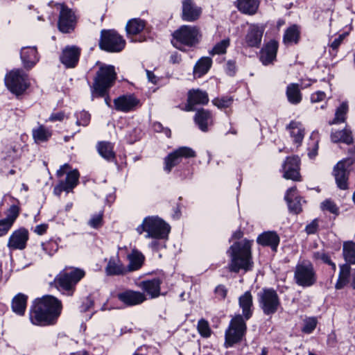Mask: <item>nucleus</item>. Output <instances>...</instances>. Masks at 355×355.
I'll list each match as a JSON object with an SVG mask.
<instances>
[{"mask_svg":"<svg viewBox=\"0 0 355 355\" xmlns=\"http://www.w3.org/2000/svg\"><path fill=\"white\" fill-rule=\"evenodd\" d=\"M62 309L61 302L55 297L46 295L38 300L31 313V320L35 324H53Z\"/></svg>","mask_w":355,"mask_h":355,"instance_id":"nucleus-1","label":"nucleus"},{"mask_svg":"<svg viewBox=\"0 0 355 355\" xmlns=\"http://www.w3.org/2000/svg\"><path fill=\"white\" fill-rule=\"evenodd\" d=\"M231 263L229 269L232 272H238L240 269L245 271L250 268L251 252L250 245L248 242L242 244L239 242L235 243L231 248Z\"/></svg>","mask_w":355,"mask_h":355,"instance_id":"nucleus-2","label":"nucleus"},{"mask_svg":"<svg viewBox=\"0 0 355 355\" xmlns=\"http://www.w3.org/2000/svg\"><path fill=\"white\" fill-rule=\"evenodd\" d=\"M116 77V73L113 66H101L94 78L93 94L99 96H105L107 89L113 85Z\"/></svg>","mask_w":355,"mask_h":355,"instance_id":"nucleus-3","label":"nucleus"},{"mask_svg":"<svg viewBox=\"0 0 355 355\" xmlns=\"http://www.w3.org/2000/svg\"><path fill=\"white\" fill-rule=\"evenodd\" d=\"M139 234L143 232L148 233L147 237H151L157 239L166 238L169 232V227L162 220L157 218H147L142 225L137 228Z\"/></svg>","mask_w":355,"mask_h":355,"instance_id":"nucleus-4","label":"nucleus"},{"mask_svg":"<svg viewBox=\"0 0 355 355\" xmlns=\"http://www.w3.org/2000/svg\"><path fill=\"white\" fill-rule=\"evenodd\" d=\"M125 46L122 37L113 31H103L100 46L102 49L112 52L121 51Z\"/></svg>","mask_w":355,"mask_h":355,"instance_id":"nucleus-5","label":"nucleus"},{"mask_svg":"<svg viewBox=\"0 0 355 355\" xmlns=\"http://www.w3.org/2000/svg\"><path fill=\"white\" fill-rule=\"evenodd\" d=\"M245 324L241 315H236L230 323V326L225 334V343L231 346L239 342L245 331Z\"/></svg>","mask_w":355,"mask_h":355,"instance_id":"nucleus-6","label":"nucleus"},{"mask_svg":"<svg viewBox=\"0 0 355 355\" xmlns=\"http://www.w3.org/2000/svg\"><path fill=\"white\" fill-rule=\"evenodd\" d=\"M199 30L196 26H182L175 31L173 37L177 42L192 46L198 42Z\"/></svg>","mask_w":355,"mask_h":355,"instance_id":"nucleus-7","label":"nucleus"},{"mask_svg":"<svg viewBox=\"0 0 355 355\" xmlns=\"http://www.w3.org/2000/svg\"><path fill=\"white\" fill-rule=\"evenodd\" d=\"M6 85L17 95L22 94L28 87L26 76L19 70L10 71L6 77Z\"/></svg>","mask_w":355,"mask_h":355,"instance_id":"nucleus-8","label":"nucleus"},{"mask_svg":"<svg viewBox=\"0 0 355 355\" xmlns=\"http://www.w3.org/2000/svg\"><path fill=\"white\" fill-rule=\"evenodd\" d=\"M84 276V272L76 269L70 272L60 273L54 280L56 286L69 291Z\"/></svg>","mask_w":355,"mask_h":355,"instance_id":"nucleus-9","label":"nucleus"},{"mask_svg":"<svg viewBox=\"0 0 355 355\" xmlns=\"http://www.w3.org/2000/svg\"><path fill=\"white\" fill-rule=\"evenodd\" d=\"M295 277L297 283L302 286H310L315 281V272L311 265H297L295 272Z\"/></svg>","mask_w":355,"mask_h":355,"instance_id":"nucleus-10","label":"nucleus"},{"mask_svg":"<svg viewBox=\"0 0 355 355\" xmlns=\"http://www.w3.org/2000/svg\"><path fill=\"white\" fill-rule=\"evenodd\" d=\"M352 160L347 159L339 162L334 169V174L338 187L341 189H347L349 172L347 168L352 164Z\"/></svg>","mask_w":355,"mask_h":355,"instance_id":"nucleus-11","label":"nucleus"},{"mask_svg":"<svg viewBox=\"0 0 355 355\" xmlns=\"http://www.w3.org/2000/svg\"><path fill=\"white\" fill-rule=\"evenodd\" d=\"M196 156L195 152L188 147H180L174 152L170 153L165 159V168L171 171V168L178 164L182 157L189 158Z\"/></svg>","mask_w":355,"mask_h":355,"instance_id":"nucleus-12","label":"nucleus"},{"mask_svg":"<svg viewBox=\"0 0 355 355\" xmlns=\"http://www.w3.org/2000/svg\"><path fill=\"white\" fill-rule=\"evenodd\" d=\"M60 9L58 28L63 33H69L74 28L76 17L72 10L65 5L60 4Z\"/></svg>","mask_w":355,"mask_h":355,"instance_id":"nucleus-13","label":"nucleus"},{"mask_svg":"<svg viewBox=\"0 0 355 355\" xmlns=\"http://www.w3.org/2000/svg\"><path fill=\"white\" fill-rule=\"evenodd\" d=\"M209 102L208 94L200 89H191L188 92L187 103L184 110L192 111L196 105H206Z\"/></svg>","mask_w":355,"mask_h":355,"instance_id":"nucleus-14","label":"nucleus"},{"mask_svg":"<svg viewBox=\"0 0 355 355\" xmlns=\"http://www.w3.org/2000/svg\"><path fill=\"white\" fill-rule=\"evenodd\" d=\"M262 308L265 313H275L279 305L277 293L274 291L266 290L261 296Z\"/></svg>","mask_w":355,"mask_h":355,"instance_id":"nucleus-15","label":"nucleus"},{"mask_svg":"<svg viewBox=\"0 0 355 355\" xmlns=\"http://www.w3.org/2000/svg\"><path fill=\"white\" fill-rule=\"evenodd\" d=\"M300 160L297 157H289L284 164V177L295 181L300 180Z\"/></svg>","mask_w":355,"mask_h":355,"instance_id":"nucleus-16","label":"nucleus"},{"mask_svg":"<svg viewBox=\"0 0 355 355\" xmlns=\"http://www.w3.org/2000/svg\"><path fill=\"white\" fill-rule=\"evenodd\" d=\"M28 232L24 229L15 231L10 236L8 242V247L12 249L22 250L26 246L28 240Z\"/></svg>","mask_w":355,"mask_h":355,"instance_id":"nucleus-17","label":"nucleus"},{"mask_svg":"<svg viewBox=\"0 0 355 355\" xmlns=\"http://www.w3.org/2000/svg\"><path fill=\"white\" fill-rule=\"evenodd\" d=\"M139 101L131 96H122L114 101L115 109L119 111L128 112L132 110Z\"/></svg>","mask_w":355,"mask_h":355,"instance_id":"nucleus-18","label":"nucleus"},{"mask_svg":"<svg viewBox=\"0 0 355 355\" xmlns=\"http://www.w3.org/2000/svg\"><path fill=\"white\" fill-rule=\"evenodd\" d=\"M79 174L77 171H73L68 173L65 182H61L55 188V193L60 195L62 191L69 192L77 184Z\"/></svg>","mask_w":355,"mask_h":355,"instance_id":"nucleus-19","label":"nucleus"},{"mask_svg":"<svg viewBox=\"0 0 355 355\" xmlns=\"http://www.w3.org/2000/svg\"><path fill=\"white\" fill-rule=\"evenodd\" d=\"M80 51L75 46L67 47L63 51L62 62L67 67H73L78 62Z\"/></svg>","mask_w":355,"mask_h":355,"instance_id":"nucleus-20","label":"nucleus"},{"mask_svg":"<svg viewBox=\"0 0 355 355\" xmlns=\"http://www.w3.org/2000/svg\"><path fill=\"white\" fill-rule=\"evenodd\" d=\"M201 12L200 8L195 7L191 0L183 1L182 18L186 21H193L196 20Z\"/></svg>","mask_w":355,"mask_h":355,"instance_id":"nucleus-21","label":"nucleus"},{"mask_svg":"<svg viewBox=\"0 0 355 355\" xmlns=\"http://www.w3.org/2000/svg\"><path fill=\"white\" fill-rule=\"evenodd\" d=\"M119 298L128 305H135L146 300L144 294L132 291H126L119 295Z\"/></svg>","mask_w":355,"mask_h":355,"instance_id":"nucleus-22","label":"nucleus"},{"mask_svg":"<svg viewBox=\"0 0 355 355\" xmlns=\"http://www.w3.org/2000/svg\"><path fill=\"white\" fill-rule=\"evenodd\" d=\"M279 242V238L275 232H266L257 238V243L261 245L270 246L273 250H276Z\"/></svg>","mask_w":355,"mask_h":355,"instance_id":"nucleus-23","label":"nucleus"},{"mask_svg":"<svg viewBox=\"0 0 355 355\" xmlns=\"http://www.w3.org/2000/svg\"><path fill=\"white\" fill-rule=\"evenodd\" d=\"M277 50V44L276 42L271 41L267 44L266 47L261 51V60L264 64H268L272 62L276 57Z\"/></svg>","mask_w":355,"mask_h":355,"instance_id":"nucleus-24","label":"nucleus"},{"mask_svg":"<svg viewBox=\"0 0 355 355\" xmlns=\"http://www.w3.org/2000/svg\"><path fill=\"white\" fill-rule=\"evenodd\" d=\"M195 121L202 131H207L208 125L211 122V114L209 111L200 109L195 116Z\"/></svg>","mask_w":355,"mask_h":355,"instance_id":"nucleus-25","label":"nucleus"},{"mask_svg":"<svg viewBox=\"0 0 355 355\" xmlns=\"http://www.w3.org/2000/svg\"><path fill=\"white\" fill-rule=\"evenodd\" d=\"M129 265L128 266V271H134L139 269L144 261V255L137 250H133L132 252L128 255Z\"/></svg>","mask_w":355,"mask_h":355,"instance_id":"nucleus-26","label":"nucleus"},{"mask_svg":"<svg viewBox=\"0 0 355 355\" xmlns=\"http://www.w3.org/2000/svg\"><path fill=\"white\" fill-rule=\"evenodd\" d=\"M259 4V0H237L239 10L248 15L254 14L258 9Z\"/></svg>","mask_w":355,"mask_h":355,"instance_id":"nucleus-27","label":"nucleus"},{"mask_svg":"<svg viewBox=\"0 0 355 355\" xmlns=\"http://www.w3.org/2000/svg\"><path fill=\"white\" fill-rule=\"evenodd\" d=\"M141 286L152 297H157L159 295L160 281L157 279L142 282Z\"/></svg>","mask_w":355,"mask_h":355,"instance_id":"nucleus-28","label":"nucleus"},{"mask_svg":"<svg viewBox=\"0 0 355 355\" xmlns=\"http://www.w3.org/2000/svg\"><path fill=\"white\" fill-rule=\"evenodd\" d=\"M240 306L243 309V313L245 319H249L252 315L250 308L252 305V297L250 292H246L239 298Z\"/></svg>","mask_w":355,"mask_h":355,"instance_id":"nucleus-29","label":"nucleus"},{"mask_svg":"<svg viewBox=\"0 0 355 355\" xmlns=\"http://www.w3.org/2000/svg\"><path fill=\"white\" fill-rule=\"evenodd\" d=\"M262 35V30L257 26H253L246 35V42L250 46H257L261 42Z\"/></svg>","mask_w":355,"mask_h":355,"instance_id":"nucleus-30","label":"nucleus"},{"mask_svg":"<svg viewBox=\"0 0 355 355\" xmlns=\"http://www.w3.org/2000/svg\"><path fill=\"white\" fill-rule=\"evenodd\" d=\"M26 300L27 297L24 294L19 293L16 295L12 303L13 311L19 315H24L26 306Z\"/></svg>","mask_w":355,"mask_h":355,"instance_id":"nucleus-31","label":"nucleus"},{"mask_svg":"<svg viewBox=\"0 0 355 355\" xmlns=\"http://www.w3.org/2000/svg\"><path fill=\"white\" fill-rule=\"evenodd\" d=\"M350 263H345L340 266V272L338 280L336 284V288L340 289L343 288L348 282L350 275Z\"/></svg>","mask_w":355,"mask_h":355,"instance_id":"nucleus-32","label":"nucleus"},{"mask_svg":"<svg viewBox=\"0 0 355 355\" xmlns=\"http://www.w3.org/2000/svg\"><path fill=\"white\" fill-rule=\"evenodd\" d=\"M343 257L347 263L355 264V243L347 241L343 243Z\"/></svg>","mask_w":355,"mask_h":355,"instance_id":"nucleus-33","label":"nucleus"},{"mask_svg":"<svg viewBox=\"0 0 355 355\" xmlns=\"http://www.w3.org/2000/svg\"><path fill=\"white\" fill-rule=\"evenodd\" d=\"M36 49L35 48H24L21 55L25 67L30 68L35 63Z\"/></svg>","mask_w":355,"mask_h":355,"instance_id":"nucleus-34","label":"nucleus"},{"mask_svg":"<svg viewBox=\"0 0 355 355\" xmlns=\"http://www.w3.org/2000/svg\"><path fill=\"white\" fill-rule=\"evenodd\" d=\"M331 139L334 142L342 141L347 144H350L353 142L352 132L347 129L333 132Z\"/></svg>","mask_w":355,"mask_h":355,"instance_id":"nucleus-35","label":"nucleus"},{"mask_svg":"<svg viewBox=\"0 0 355 355\" xmlns=\"http://www.w3.org/2000/svg\"><path fill=\"white\" fill-rule=\"evenodd\" d=\"M211 64V60L209 58H204L200 60L196 64L193 70L194 76L201 77L206 73Z\"/></svg>","mask_w":355,"mask_h":355,"instance_id":"nucleus-36","label":"nucleus"},{"mask_svg":"<svg viewBox=\"0 0 355 355\" xmlns=\"http://www.w3.org/2000/svg\"><path fill=\"white\" fill-rule=\"evenodd\" d=\"M98 151L102 157L108 160L115 158V153L113 151V147L110 143L100 142L98 145Z\"/></svg>","mask_w":355,"mask_h":355,"instance_id":"nucleus-37","label":"nucleus"},{"mask_svg":"<svg viewBox=\"0 0 355 355\" xmlns=\"http://www.w3.org/2000/svg\"><path fill=\"white\" fill-rule=\"evenodd\" d=\"M286 94L289 101L292 103H297L301 101L299 85L297 84L289 85L287 88Z\"/></svg>","mask_w":355,"mask_h":355,"instance_id":"nucleus-38","label":"nucleus"},{"mask_svg":"<svg viewBox=\"0 0 355 355\" xmlns=\"http://www.w3.org/2000/svg\"><path fill=\"white\" fill-rule=\"evenodd\" d=\"M295 191V188L290 189L288 191L286 199L288 201L290 210L294 211L295 214H297L301 211L302 207L300 200L297 198H295V200L293 201L291 200V198L294 196L293 193Z\"/></svg>","mask_w":355,"mask_h":355,"instance_id":"nucleus-39","label":"nucleus"},{"mask_svg":"<svg viewBox=\"0 0 355 355\" xmlns=\"http://www.w3.org/2000/svg\"><path fill=\"white\" fill-rule=\"evenodd\" d=\"M144 26L145 25L143 21L134 19L128 21L126 26V31L128 34L136 35L141 32Z\"/></svg>","mask_w":355,"mask_h":355,"instance_id":"nucleus-40","label":"nucleus"},{"mask_svg":"<svg viewBox=\"0 0 355 355\" xmlns=\"http://www.w3.org/2000/svg\"><path fill=\"white\" fill-rule=\"evenodd\" d=\"M127 270L114 261L110 260L106 268L107 274L109 275H119L124 274Z\"/></svg>","mask_w":355,"mask_h":355,"instance_id":"nucleus-41","label":"nucleus"},{"mask_svg":"<svg viewBox=\"0 0 355 355\" xmlns=\"http://www.w3.org/2000/svg\"><path fill=\"white\" fill-rule=\"evenodd\" d=\"M299 35L300 32L297 29V27L295 25L292 26L291 27L288 28L286 31L284 37V42H297L299 38Z\"/></svg>","mask_w":355,"mask_h":355,"instance_id":"nucleus-42","label":"nucleus"},{"mask_svg":"<svg viewBox=\"0 0 355 355\" xmlns=\"http://www.w3.org/2000/svg\"><path fill=\"white\" fill-rule=\"evenodd\" d=\"M291 136L295 138L296 142H300L304 137V131L299 127L298 123L291 122L289 125Z\"/></svg>","mask_w":355,"mask_h":355,"instance_id":"nucleus-43","label":"nucleus"},{"mask_svg":"<svg viewBox=\"0 0 355 355\" xmlns=\"http://www.w3.org/2000/svg\"><path fill=\"white\" fill-rule=\"evenodd\" d=\"M347 105L346 103H343L336 110L335 119L331 123L334 124L339 122H343L345 119V116L347 113Z\"/></svg>","mask_w":355,"mask_h":355,"instance_id":"nucleus-44","label":"nucleus"},{"mask_svg":"<svg viewBox=\"0 0 355 355\" xmlns=\"http://www.w3.org/2000/svg\"><path fill=\"white\" fill-rule=\"evenodd\" d=\"M50 136L51 133L43 126H40L37 130L33 132V137L37 142L45 141Z\"/></svg>","mask_w":355,"mask_h":355,"instance_id":"nucleus-45","label":"nucleus"},{"mask_svg":"<svg viewBox=\"0 0 355 355\" xmlns=\"http://www.w3.org/2000/svg\"><path fill=\"white\" fill-rule=\"evenodd\" d=\"M230 44V40L225 39L217 43L213 49L211 51L210 54H223L226 52V49Z\"/></svg>","mask_w":355,"mask_h":355,"instance_id":"nucleus-46","label":"nucleus"},{"mask_svg":"<svg viewBox=\"0 0 355 355\" xmlns=\"http://www.w3.org/2000/svg\"><path fill=\"white\" fill-rule=\"evenodd\" d=\"M198 329L199 333L204 337H208L211 334V330L208 322L202 319L199 321L198 324Z\"/></svg>","mask_w":355,"mask_h":355,"instance_id":"nucleus-47","label":"nucleus"},{"mask_svg":"<svg viewBox=\"0 0 355 355\" xmlns=\"http://www.w3.org/2000/svg\"><path fill=\"white\" fill-rule=\"evenodd\" d=\"M232 101L231 97L216 98L213 100V103L218 108H225L231 105Z\"/></svg>","mask_w":355,"mask_h":355,"instance_id":"nucleus-48","label":"nucleus"},{"mask_svg":"<svg viewBox=\"0 0 355 355\" xmlns=\"http://www.w3.org/2000/svg\"><path fill=\"white\" fill-rule=\"evenodd\" d=\"M19 209L17 206L12 205L8 209L7 218H5L6 221L10 223L12 225L19 215Z\"/></svg>","mask_w":355,"mask_h":355,"instance_id":"nucleus-49","label":"nucleus"},{"mask_svg":"<svg viewBox=\"0 0 355 355\" xmlns=\"http://www.w3.org/2000/svg\"><path fill=\"white\" fill-rule=\"evenodd\" d=\"M317 320L315 318H310L305 320L302 331L306 334L311 333L316 327Z\"/></svg>","mask_w":355,"mask_h":355,"instance_id":"nucleus-50","label":"nucleus"},{"mask_svg":"<svg viewBox=\"0 0 355 355\" xmlns=\"http://www.w3.org/2000/svg\"><path fill=\"white\" fill-rule=\"evenodd\" d=\"M322 208L323 210L329 211V212L338 215V209L336 204L330 200L324 201L322 204Z\"/></svg>","mask_w":355,"mask_h":355,"instance_id":"nucleus-51","label":"nucleus"},{"mask_svg":"<svg viewBox=\"0 0 355 355\" xmlns=\"http://www.w3.org/2000/svg\"><path fill=\"white\" fill-rule=\"evenodd\" d=\"M12 225L6 220H0V236L8 232Z\"/></svg>","mask_w":355,"mask_h":355,"instance_id":"nucleus-52","label":"nucleus"},{"mask_svg":"<svg viewBox=\"0 0 355 355\" xmlns=\"http://www.w3.org/2000/svg\"><path fill=\"white\" fill-rule=\"evenodd\" d=\"M318 258L321 259L324 262L331 265L333 268V270H336V265L331 262V261L330 260V258L329 257L324 254V253H318Z\"/></svg>","mask_w":355,"mask_h":355,"instance_id":"nucleus-53","label":"nucleus"},{"mask_svg":"<svg viewBox=\"0 0 355 355\" xmlns=\"http://www.w3.org/2000/svg\"><path fill=\"white\" fill-rule=\"evenodd\" d=\"M101 222H102V215L99 214V215L95 216L94 218H93L90 220L89 223L92 227H98V226H100L101 225Z\"/></svg>","mask_w":355,"mask_h":355,"instance_id":"nucleus-54","label":"nucleus"},{"mask_svg":"<svg viewBox=\"0 0 355 355\" xmlns=\"http://www.w3.org/2000/svg\"><path fill=\"white\" fill-rule=\"evenodd\" d=\"M325 97V94L322 92H318L313 94L311 96V101L313 102H318L323 100Z\"/></svg>","mask_w":355,"mask_h":355,"instance_id":"nucleus-55","label":"nucleus"},{"mask_svg":"<svg viewBox=\"0 0 355 355\" xmlns=\"http://www.w3.org/2000/svg\"><path fill=\"white\" fill-rule=\"evenodd\" d=\"M318 227V223L313 220L311 224L306 226V230L308 234H313L315 232Z\"/></svg>","mask_w":355,"mask_h":355,"instance_id":"nucleus-56","label":"nucleus"},{"mask_svg":"<svg viewBox=\"0 0 355 355\" xmlns=\"http://www.w3.org/2000/svg\"><path fill=\"white\" fill-rule=\"evenodd\" d=\"M345 35L343 34V35H340L339 36L338 38L336 39L331 44V47L334 49H336L339 45L340 44V43L342 42V41L343 40L344 37H345Z\"/></svg>","mask_w":355,"mask_h":355,"instance_id":"nucleus-57","label":"nucleus"},{"mask_svg":"<svg viewBox=\"0 0 355 355\" xmlns=\"http://www.w3.org/2000/svg\"><path fill=\"white\" fill-rule=\"evenodd\" d=\"M64 114L63 112H59L56 114H53L51 116V121H62L64 119Z\"/></svg>","mask_w":355,"mask_h":355,"instance_id":"nucleus-58","label":"nucleus"},{"mask_svg":"<svg viewBox=\"0 0 355 355\" xmlns=\"http://www.w3.org/2000/svg\"><path fill=\"white\" fill-rule=\"evenodd\" d=\"M146 73H147L148 80L153 84H157V78L156 76L152 71H148V70L146 71Z\"/></svg>","mask_w":355,"mask_h":355,"instance_id":"nucleus-59","label":"nucleus"},{"mask_svg":"<svg viewBox=\"0 0 355 355\" xmlns=\"http://www.w3.org/2000/svg\"><path fill=\"white\" fill-rule=\"evenodd\" d=\"M46 225H40L36 227L35 232L39 234H42L46 231Z\"/></svg>","mask_w":355,"mask_h":355,"instance_id":"nucleus-60","label":"nucleus"},{"mask_svg":"<svg viewBox=\"0 0 355 355\" xmlns=\"http://www.w3.org/2000/svg\"><path fill=\"white\" fill-rule=\"evenodd\" d=\"M65 173V170L62 167H61L58 171H57V175L60 178Z\"/></svg>","mask_w":355,"mask_h":355,"instance_id":"nucleus-61","label":"nucleus"},{"mask_svg":"<svg viewBox=\"0 0 355 355\" xmlns=\"http://www.w3.org/2000/svg\"><path fill=\"white\" fill-rule=\"evenodd\" d=\"M352 286L354 289H355V270L354 271L352 275Z\"/></svg>","mask_w":355,"mask_h":355,"instance_id":"nucleus-62","label":"nucleus"},{"mask_svg":"<svg viewBox=\"0 0 355 355\" xmlns=\"http://www.w3.org/2000/svg\"><path fill=\"white\" fill-rule=\"evenodd\" d=\"M241 236H242V233H241V232H236V233H235V234H234V237H235V238H237V239H239V238H241Z\"/></svg>","mask_w":355,"mask_h":355,"instance_id":"nucleus-63","label":"nucleus"},{"mask_svg":"<svg viewBox=\"0 0 355 355\" xmlns=\"http://www.w3.org/2000/svg\"><path fill=\"white\" fill-rule=\"evenodd\" d=\"M261 355H267V351H266V349H263L262 350V353H261Z\"/></svg>","mask_w":355,"mask_h":355,"instance_id":"nucleus-64","label":"nucleus"}]
</instances>
